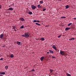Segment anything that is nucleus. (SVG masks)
I'll list each match as a JSON object with an SVG mask.
<instances>
[{
  "label": "nucleus",
  "instance_id": "nucleus-1",
  "mask_svg": "<svg viewBox=\"0 0 76 76\" xmlns=\"http://www.w3.org/2000/svg\"><path fill=\"white\" fill-rule=\"evenodd\" d=\"M22 36L25 37L26 38H28L29 37V32H28L27 33H24V35H22Z\"/></svg>",
  "mask_w": 76,
  "mask_h": 76
},
{
  "label": "nucleus",
  "instance_id": "nucleus-2",
  "mask_svg": "<svg viewBox=\"0 0 76 76\" xmlns=\"http://www.w3.org/2000/svg\"><path fill=\"white\" fill-rule=\"evenodd\" d=\"M60 53L61 55H66V53L64 51H62V50H60Z\"/></svg>",
  "mask_w": 76,
  "mask_h": 76
},
{
  "label": "nucleus",
  "instance_id": "nucleus-3",
  "mask_svg": "<svg viewBox=\"0 0 76 76\" xmlns=\"http://www.w3.org/2000/svg\"><path fill=\"white\" fill-rule=\"evenodd\" d=\"M31 7L32 9L33 10H34L37 7L36 6H35L34 5H32Z\"/></svg>",
  "mask_w": 76,
  "mask_h": 76
},
{
  "label": "nucleus",
  "instance_id": "nucleus-4",
  "mask_svg": "<svg viewBox=\"0 0 76 76\" xmlns=\"http://www.w3.org/2000/svg\"><path fill=\"white\" fill-rule=\"evenodd\" d=\"M4 34H2L1 35H0V38L2 39L3 38V37H4Z\"/></svg>",
  "mask_w": 76,
  "mask_h": 76
},
{
  "label": "nucleus",
  "instance_id": "nucleus-5",
  "mask_svg": "<svg viewBox=\"0 0 76 76\" xmlns=\"http://www.w3.org/2000/svg\"><path fill=\"white\" fill-rule=\"evenodd\" d=\"M52 48H53V49H55V50H56L57 48L55 45H53Z\"/></svg>",
  "mask_w": 76,
  "mask_h": 76
},
{
  "label": "nucleus",
  "instance_id": "nucleus-6",
  "mask_svg": "<svg viewBox=\"0 0 76 76\" xmlns=\"http://www.w3.org/2000/svg\"><path fill=\"white\" fill-rule=\"evenodd\" d=\"M70 28H69L68 27H67L65 29V31H68L69 30V29H70Z\"/></svg>",
  "mask_w": 76,
  "mask_h": 76
},
{
  "label": "nucleus",
  "instance_id": "nucleus-7",
  "mask_svg": "<svg viewBox=\"0 0 76 76\" xmlns=\"http://www.w3.org/2000/svg\"><path fill=\"white\" fill-rule=\"evenodd\" d=\"M14 10V9L12 7L9 8L8 9V10Z\"/></svg>",
  "mask_w": 76,
  "mask_h": 76
},
{
  "label": "nucleus",
  "instance_id": "nucleus-8",
  "mask_svg": "<svg viewBox=\"0 0 76 76\" xmlns=\"http://www.w3.org/2000/svg\"><path fill=\"white\" fill-rule=\"evenodd\" d=\"M19 20H21V21H25V19H23V18H20Z\"/></svg>",
  "mask_w": 76,
  "mask_h": 76
},
{
  "label": "nucleus",
  "instance_id": "nucleus-9",
  "mask_svg": "<svg viewBox=\"0 0 76 76\" xmlns=\"http://www.w3.org/2000/svg\"><path fill=\"white\" fill-rule=\"evenodd\" d=\"M21 43V42H19L18 41L17 42V44L18 45H20Z\"/></svg>",
  "mask_w": 76,
  "mask_h": 76
},
{
  "label": "nucleus",
  "instance_id": "nucleus-10",
  "mask_svg": "<svg viewBox=\"0 0 76 76\" xmlns=\"http://www.w3.org/2000/svg\"><path fill=\"white\" fill-rule=\"evenodd\" d=\"M44 58V56H42V57H41V58H40L41 61H42Z\"/></svg>",
  "mask_w": 76,
  "mask_h": 76
},
{
  "label": "nucleus",
  "instance_id": "nucleus-11",
  "mask_svg": "<svg viewBox=\"0 0 76 76\" xmlns=\"http://www.w3.org/2000/svg\"><path fill=\"white\" fill-rule=\"evenodd\" d=\"M11 58H12L14 57V55L13 54H11L10 56Z\"/></svg>",
  "mask_w": 76,
  "mask_h": 76
},
{
  "label": "nucleus",
  "instance_id": "nucleus-12",
  "mask_svg": "<svg viewBox=\"0 0 76 76\" xmlns=\"http://www.w3.org/2000/svg\"><path fill=\"white\" fill-rule=\"evenodd\" d=\"M0 74H1L2 75H5V72H0Z\"/></svg>",
  "mask_w": 76,
  "mask_h": 76
},
{
  "label": "nucleus",
  "instance_id": "nucleus-13",
  "mask_svg": "<svg viewBox=\"0 0 76 76\" xmlns=\"http://www.w3.org/2000/svg\"><path fill=\"white\" fill-rule=\"evenodd\" d=\"M28 14L30 15H32V12L31 11H30L28 12Z\"/></svg>",
  "mask_w": 76,
  "mask_h": 76
},
{
  "label": "nucleus",
  "instance_id": "nucleus-14",
  "mask_svg": "<svg viewBox=\"0 0 76 76\" xmlns=\"http://www.w3.org/2000/svg\"><path fill=\"white\" fill-rule=\"evenodd\" d=\"M49 70L50 71V73L53 72V69H50Z\"/></svg>",
  "mask_w": 76,
  "mask_h": 76
},
{
  "label": "nucleus",
  "instance_id": "nucleus-15",
  "mask_svg": "<svg viewBox=\"0 0 76 76\" xmlns=\"http://www.w3.org/2000/svg\"><path fill=\"white\" fill-rule=\"evenodd\" d=\"M37 7H38V8H41V6L40 5L38 4L37 6Z\"/></svg>",
  "mask_w": 76,
  "mask_h": 76
},
{
  "label": "nucleus",
  "instance_id": "nucleus-16",
  "mask_svg": "<svg viewBox=\"0 0 76 76\" xmlns=\"http://www.w3.org/2000/svg\"><path fill=\"white\" fill-rule=\"evenodd\" d=\"M40 40H41L42 41H44L45 40V39L44 38H41V39H40Z\"/></svg>",
  "mask_w": 76,
  "mask_h": 76
},
{
  "label": "nucleus",
  "instance_id": "nucleus-17",
  "mask_svg": "<svg viewBox=\"0 0 76 76\" xmlns=\"http://www.w3.org/2000/svg\"><path fill=\"white\" fill-rule=\"evenodd\" d=\"M65 7L66 9H68L69 8V6L67 5Z\"/></svg>",
  "mask_w": 76,
  "mask_h": 76
},
{
  "label": "nucleus",
  "instance_id": "nucleus-18",
  "mask_svg": "<svg viewBox=\"0 0 76 76\" xmlns=\"http://www.w3.org/2000/svg\"><path fill=\"white\" fill-rule=\"evenodd\" d=\"M35 24L36 25H37L39 26H41V25L40 24H39L38 23H36Z\"/></svg>",
  "mask_w": 76,
  "mask_h": 76
},
{
  "label": "nucleus",
  "instance_id": "nucleus-19",
  "mask_svg": "<svg viewBox=\"0 0 76 76\" xmlns=\"http://www.w3.org/2000/svg\"><path fill=\"white\" fill-rule=\"evenodd\" d=\"M24 26L23 25L22 26H21V27H20V29H23V28H24Z\"/></svg>",
  "mask_w": 76,
  "mask_h": 76
},
{
  "label": "nucleus",
  "instance_id": "nucleus-20",
  "mask_svg": "<svg viewBox=\"0 0 76 76\" xmlns=\"http://www.w3.org/2000/svg\"><path fill=\"white\" fill-rule=\"evenodd\" d=\"M49 52H50L51 53H53V50H49Z\"/></svg>",
  "mask_w": 76,
  "mask_h": 76
},
{
  "label": "nucleus",
  "instance_id": "nucleus-21",
  "mask_svg": "<svg viewBox=\"0 0 76 76\" xmlns=\"http://www.w3.org/2000/svg\"><path fill=\"white\" fill-rule=\"evenodd\" d=\"M66 75L67 76H71V75L70 74H68V73H66Z\"/></svg>",
  "mask_w": 76,
  "mask_h": 76
},
{
  "label": "nucleus",
  "instance_id": "nucleus-22",
  "mask_svg": "<svg viewBox=\"0 0 76 76\" xmlns=\"http://www.w3.org/2000/svg\"><path fill=\"white\" fill-rule=\"evenodd\" d=\"M43 1H40L39 3H41V4H42V3H43Z\"/></svg>",
  "mask_w": 76,
  "mask_h": 76
},
{
  "label": "nucleus",
  "instance_id": "nucleus-23",
  "mask_svg": "<svg viewBox=\"0 0 76 76\" xmlns=\"http://www.w3.org/2000/svg\"><path fill=\"white\" fill-rule=\"evenodd\" d=\"M72 23H69L68 25V26H70V25H72Z\"/></svg>",
  "mask_w": 76,
  "mask_h": 76
},
{
  "label": "nucleus",
  "instance_id": "nucleus-24",
  "mask_svg": "<svg viewBox=\"0 0 76 76\" xmlns=\"http://www.w3.org/2000/svg\"><path fill=\"white\" fill-rule=\"evenodd\" d=\"M12 27L13 29H15L16 27H15V26H12Z\"/></svg>",
  "mask_w": 76,
  "mask_h": 76
},
{
  "label": "nucleus",
  "instance_id": "nucleus-25",
  "mask_svg": "<svg viewBox=\"0 0 76 76\" xmlns=\"http://www.w3.org/2000/svg\"><path fill=\"white\" fill-rule=\"evenodd\" d=\"M66 18V17H61V18L62 19V18L65 19Z\"/></svg>",
  "mask_w": 76,
  "mask_h": 76
},
{
  "label": "nucleus",
  "instance_id": "nucleus-26",
  "mask_svg": "<svg viewBox=\"0 0 76 76\" xmlns=\"http://www.w3.org/2000/svg\"><path fill=\"white\" fill-rule=\"evenodd\" d=\"M46 9H45V8H44L43 10V11H45Z\"/></svg>",
  "mask_w": 76,
  "mask_h": 76
},
{
  "label": "nucleus",
  "instance_id": "nucleus-27",
  "mask_svg": "<svg viewBox=\"0 0 76 76\" xmlns=\"http://www.w3.org/2000/svg\"><path fill=\"white\" fill-rule=\"evenodd\" d=\"M52 58H56V57H55V56H52Z\"/></svg>",
  "mask_w": 76,
  "mask_h": 76
},
{
  "label": "nucleus",
  "instance_id": "nucleus-28",
  "mask_svg": "<svg viewBox=\"0 0 76 76\" xmlns=\"http://www.w3.org/2000/svg\"><path fill=\"white\" fill-rule=\"evenodd\" d=\"M5 69H7V68H8V66H5Z\"/></svg>",
  "mask_w": 76,
  "mask_h": 76
},
{
  "label": "nucleus",
  "instance_id": "nucleus-29",
  "mask_svg": "<svg viewBox=\"0 0 76 76\" xmlns=\"http://www.w3.org/2000/svg\"><path fill=\"white\" fill-rule=\"evenodd\" d=\"M33 21L34 22H37V20H34Z\"/></svg>",
  "mask_w": 76,
  "mask_h": 76
},
{
  "label": "nucleus",
  "instance_id": "nucleus-30",
  "mask_svg": "<svg viewBox=\"0 0 76 76\" xmlns=\"http://www.w3.org/2000/svg\"><path fill=\"white\" fill-rule=\"evenodd\" d=\"M49 26H50L49 25H46L45 26V27H49Z\"/></svg>",
  "mask_w": 76,
  "mask_h": 76
},
{
  "label": "nucleus",
  "instance_id": "nucleus-31",
  "mask_svg": "<svg viewBox=\"0 0 76 76\" xmlns=\"http://www.w3.org/2000/svg\"><path fill=\"white\" fill-rule=\"evenodd\" d=\"M61 35H59V36H58V38H60V37H61Z\"/></svg>",
  "mask_w": 76,
  "mask_h": 76
},
{
  "label": "nucleus",
  "instance_id": "nucleus-32",
  "mask_svg": "<svg viewBox=\"0 0 76 76\" xmlns=\"http://www.w3.org/2000/svg\"><path fill=\"white\" fill-rule=\"evenodd\" d=\"M39 21L38 20H37V22H38V23H39Z\"/></svg>",
  "mask_w": 76,
  "mask_h": 76
},
{
  "label": "nucleus",
  "instance_id": "nucleus-33",
  "mask_svg": "<svg viewBox=\"0 0 76 76\" xmlns=\"http://www.w3.org/2000/svg\"><path fill=\"white\" fill-rule=\"evenodd\" d=\"M2 7V6L1 4H0V9H1Z\"/></svg>",
  "mask_w": 76,
  "mask_h": 76
},
{
  "label": "nucleus",
  "instance_id": "nucleus-34",
  "mask_svg": "<svg viewBox=\"0 0 76 76\" xmlns=\"http://www.w3.org/2000/svg\"><path fill=\"white\" fill-rule=\"evenodd\" d=\"M32 71H35V70L34 69H33Z\"/></svg>",
  "mask_w": 76,
  "mask_h": 76
},
{
  "label": "nucleus",
  "instance_id": "nucleus-35",
  "mask_svg": "<svg viewBox=\"0 0 76 76\" xmlns=\"http://www.w3.org/2000/svg\"><path fill=\"white\" fill-rule=\"evenodd\" d=\"M72 38H71V39H70V41H72Z\"/></svg>",
  "mask_w": 76,
  "mask_h": 76
},
{
  "label": "nucleus",
  "instance_id": "nucleus-36",
  "mask_svg": "<svg viewBox=\"0 0 76 76\" xmlns=\"http://www.w3.org/2000/svg\"><path fill=\"white\" fill-rule=\"evenodd\" d=\"M3 60V58H0V60Z\"/></svg>",
  "mask_w": 76,
  "mask_h": 76
},
{
  "label": "nucleus",
  "instance_id": "nucleus-37",
  "mask_svg": "<svg viewBox=\"0 0 76 76\" xmlns=\"http://www.w3.org/2000/svg\"><path fill=\"white\" fill-rule=\"evenodd\" d=\"M75 39L74 38H72V39Z\"/></svg>",
  "mask_w": 76,
  "mask_h": 76
},
{
  "label": "nucleus",
  "instance_id": "nucleus-38",
  "mask_svg": "<svg viewBox=\"0 0 76 76\" xmlns=\"http://www.w3.org/2000/svg\"><path fill=\"white\" fill-rule=\"evenodd\" d=\"M74 20H76V18H74Z\"/></svg>",
  "mask_w": 76,
  "mask_h": 76
},
{
  "label": "nucleus",
  "instance_id": "nucleus-39",
  "mask_svg": "<svg viewBox=\"0 0 76 76\" xmlns=\"http://www.w3.org/2000/svg\"><path fill=\"white\" fill-rule=\"evenodd\" d=\"M49 53H50V52H47V53L48 54H49Z\"/></svg>",
  "mask_w": 76,
  "mask_h": 76
},
{
  "label": "nucleus",
  "instance_id": "nucleus-40",
  "mask_svg": "<svg viewBox=\"0 0 76 76\" xmlns=\"http://www.w3.org/2000/svg\"><path fill=\"white\" fill-rule=\"evenodd\" d=\"M0 76H3V75H0Z\"/></svg>",
  "mask_w": 76,
  "mask_h": 76
},
{
  "label": "nucleus",
  "instance_id": "nucleus-41",
  "mask_svg": "<svg viewBox=\"0 0 76 76\" xmlns=\"http://www.w3.org/2000/svg\"><path fill=\"white\" fill-rule=\"evenodd\" d=\"M15 31H16V30H15Z\"/></svg>",
  "mask_w": 76,
  "mask_h": 76
},
{
  "label": "nucleus",
  "instance_id": "nucleus-42",
  "mask_svg": "<svg viewBox=\"0 0 76 76\" xmlns=\"http://www.w3.org/2000/svg\"><path fill=\"white\" fill-rule=\"evenodd\" d=\"M59 1H61V0H59Z\"/></svg>",
  "mask_w": 76,
  "mask_h": 76
},
{
  "label": "nucleus",
  "instance_id": "nucleus-43",
  "mask_svg": "<svg viewBox=\"0 0 76 76\" xmlns=\"http://www.w3.org/2000/svg\"><path fill=\"white\" fill-rule=\"evenodd\" d=\"M5 46H3V47H5Z\"/></svg>",
  "mask_w": 76,
  "mask_h": 76
},
{
  "label": "nucleus",
  "instance_id": "nucleus-44",
  "mask_svg": "<svg viewBox=\"0 0 76 76\" xmlns=\"http://www.w3.org/2000/svg\"><path fill=\"white\" fill-rule=\"evenodd\" d=\"M37 40V39H36Z\"/></svg>",
  "mask_w": 76,
  "mask_h": 76
}]
</instances>
